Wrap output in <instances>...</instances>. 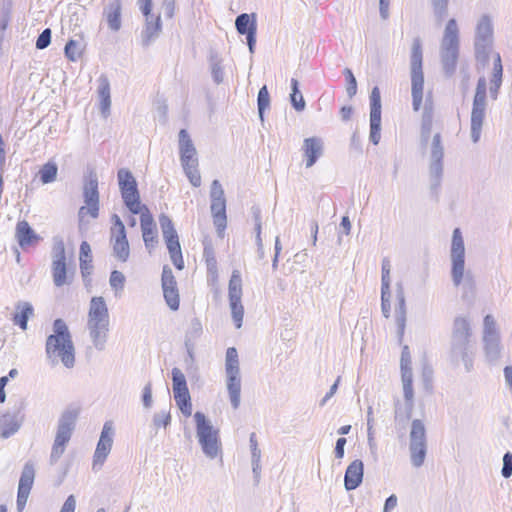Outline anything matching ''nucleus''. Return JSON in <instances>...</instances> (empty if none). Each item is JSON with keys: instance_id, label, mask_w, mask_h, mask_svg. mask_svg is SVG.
<instances>
[{"instance_id": "f257e3e1", "label": "nucleus", "mask_w": 512, "mask_h": 512, "mask_svg": "<svg viewBox=\"0 0 512 512\" xmlns=\"http://www.w3.org/2000/svg\"><path fill=\"white\" fill-rule=\"evenodd\" d=\"M53 333L50 334L45 343L46 357L52 366L59 363L71 369L75 366V346L70 330L63 319H56L53 322Z\"/></svg>"}, {"instance_id": "f03ea898", "label": "nucleus", "mask_w": 512, "mask_h": 512, "mask_svg": "<svg viewBox=\"0 0 512 512\" xmlns=\"http://www.w3.org/2000/svg\"><path fill=\"white\" fill-rule=\"evenodd\" d=\"M451 279L456 287H461L462 298L475 296L476 283L470 271L465 272V245L461 230L455 228L452 234L450 249Z\"/></svg>"}, {"instance_id": "7ed1b4c3", "label": "nucleus", "mask_w": 512, "mask_h": 512, "mask_svg": "<svg viewBox=\"0 0 512 512\" xmlns=\"http://www.w3.org/2000/svg\"><path fill=\"white\" fill-rule=\"evenodd\" d=\"M86 326L94 348L98 351L105 350L110 330V319L103 297L91 298Z\"/></svg>"}, {"instance_id": "20e7f679", "label": "nucleus", "mask_w": 512, "mask_h": 512, "mask_svg": "<svg viewBox=\"0 0 512 512\" xmlns=\"http://www.w3.org/2000/svg\"><path fill=\"white\" fill-rule=\"evenodd\" d=\"M494 46V23L493 17L484 13L481 14L475 23L473 49L477 65L482 68L487 66L490 58L493 59Z\"/></svg>"}, {"instance_id": "39448f33", "label": "nucleus", "mask_w": 512, "mask_h": 512, "mask_svg": "<svg viewBox=\"0 0 512 512\" xmlns=\"http://www.w3.org/2000/svg\"><path fill=\"white\" fill-rule=\"evenodd\" d=\"M459 53L460 30L456 19L451 18L445 25L439 48L442 68L447 77H451L455 73Z\"/></svg>"}, {"instance_id": "423d86ee", "label": "nucleus", "mask_w": 512, "mask_h": 512, "mask_svg": "<svg viewBox=\"0 0 512 512\" xmlns=\"http://www.w3.org/2000/svg\"><path fill=\"white\" fill-rule=\"evenodd\" d=\"M470 323L465 317H456L453 324L451 357L456 363L462 361L466 371L472 368V358L469 356Z\"/></svg>"}, {"instance_id": "0eeeda50", "label": "nucleus", "mask_w": 512, "mask_h": 512, "mask_svg": "<svg viewBox=\"0 0 512 512\" xmlns=\"http://www.w3.org/2000/svg\"><path fill=\"white\" fill-rule=\"evenodd\" d=\"M411 364L409 347L404 346L401 353L400 368L405 403L403 408L400 406L399 400L395 403L396 419L402 415H404L406 419H409L414 408L413 373Z\"/></svg>"}, {"instance_id": "6e6552de", "label": "nucleus", "mask_w": 512, "mask_h": 512, "mask_svg": "<svg viewBox=\"0 0 512 512\" xmlns=\"http://www.w3.org/2000/svg\"><path fill=\"white\" fill-rule=\"evenodd\" d=\"M411 95L414 111H419L423 100V52L420 39H414L410 56Z\"/></svg>"}, {"instance_id": "1a4fd4ad", "label": "nucleus", "mask_w": 512, "mask_h": 512, "mask_svg": "<svg viewBox=\"0 0 512 512\" xmlns=\"http://www.w3.org/2000/svg\"><path fill=\"white\" fill-rule=\"evenodd\" d=\"M196 436L206 457L215 459L221 453L219 431L213 427L206 416L197 411L194 414Z\"/></svg>"}, {"instance_id": "9d476101", "label": "nucleus", "mask_w": 512, "mask_h": 512, "mask_svg": "<svg viewBox=\"0 0 512 512\" xmlns=\"http://www.w3.org/2000/svg\"><path fill=\"white\" fill-rule=\"evenodd\" d=\"M77 418L78 412L75 409L65 410L61 414L58 420L56 435L50 454V463L52 465L57 463L65 452L66 446L75 429Z\"/></svg>"}, {"instance_id": "9b49d317", "label": "nucleus", "mask_w": 512, "mask_h": 512, "mask_svg": "<svg viewBox=\"0 0 512 512\" xmlns=\"http://www.w3.org/2000/svg\"><path fill=\"white\" fill-rule=\"evenodd\" d=\"M486 108L487 81L485 77H480L476 84L470 117V136L473 143H477L480 140Z\"/></svg>"}, {"instance_id": "f8f14e48", "label": "nucleus", "mask_w": 512, "mask_h": 512, "mask_svg": "<svg viewBox=\"0 0 512 512\" xmlns=\"http://www.w3.org/2000/svg\"><path fill=\"white\" fill-rule=\"evenodd\" d=\"M409 453L413 467L419 468L424 464L427 454V436L425 425L420 419H414L411 423Z\"/></svg>"}, {"instance_id": "ddd939ff", "label": "nucleus", "mask_w": 512, "mask_h": 512, "mask_svg": "<svg viewBox=\"0 0 512 512\" xmlns=\"http://www.w3.org/2000/svg\"><path fill=\"white\" fill-rule=\"evenodd\" d=\"M119 189L124 204L133 214H139L145 206L141 205L137 182L133 174L125 168L117 173Z\"/></svg>"}, {"instance_id": "4468645a", "label": "nucleus", "mask_w": 512, "mask_h": 512, "mask_svg": "<svg viewBox=\"0 0 512 512\" xmlns=\"http://www.w3.org/2000/svg\"><path fill=\"white\" fill-rule=\"evenodd\" d=\"M159 224L162 231L163 238L166 242L169 251L170 259L178 270L184 268V260L182 256L181 246L177 231L169 216L161 214L159 216Z\"/></svg>"}, {"instance_id": "2eb2a0df", "label": "nucleus", "mask_w": 512, "mask_h": 512, "mask_svg": "<svg viewBox=\"0 0 512 512\" xmlns=\"http://www.w3.org/2000/svg\"><path fill=\"white\" fill-rule=\"evenodd\" d=\"M211 214L213 223L221 236L227 226L226 198L219 180H213L210 189Z\"/></svg>"}, {"instance_id": "dca6fc26", "label": "nucleus", "mask_w": 512, "mask_h": 512, "mask_svg": "<svg viewBox=\"0 0 512 512\" xmlns=\"http://www.w3.org/2000/svg\"><path fill=\"white\" fill-rule=\"evenodd\" d=\"M83 198L87 207L82 206L79 209V217L83 218L88 213L91 217L97 218L99 212V191L98 176L94 170L89 171L84 178Z\"/></svg>"}, {"instance_id": "f3484780", "label": "nucleus", "mask_w": 512, "mask_h": 512, "mask_svg": "<svg viewBox=\"0 0 512 512\" xmlns=\"http://www.w3.org/2000/svg\"><path fill=\"white\" fill-rule=\"evenodd\" d=\"M444 147L440 133H435L430 144L429 175L432 189L440 186L443 176Z\"/></svg>"}, {"instance_id": "a211bd4d", "label": "nucleus", "mask_w": 512, "mask_h": 512, "mask_svg": "<svg viewBox=\"0 0 512 512\" xmlns=\"http://www.w3.org/2000/svg\"><path fill=\"white\" fill-rule=\"evenodd\" d=\"M228 297L232 319L235 323V326L237 328H240L242 326L244 316V307L241 302L242 279L240 272L238 270H234L232 272L231 278L229 280Z\"/></svg>"}, {"instance_id": "6ab92c4d", "label": "nucleus", "mask_w": 512, "mask_h": 512, "mask_svg": "<svg viewBox=\"0 0 512 512\" xmlns=\"http://www.w3.org/2000/svg\"><path fill=\"white\" fill-rule=\"evenodd\" d=\"M483 344L487 359L490 362L496 361L501 352L500 335L496 321L490 314L486 315L483 320Z\"/></svg>"}, {"instance_id": "aec40b11", "label": "nucleus", "mask_w": 512, "mask_h": 512, "mask_svg": "<svg viewBox=\"0 0 512 512\" xmlns=\"http://www.w3.org/2000/svg\"><path fill=\"white\" fill-rule=\"evenodd\" d=\"M111 243L113 256L121 262H126L130 255L129 242L124 223L117 214L112 215Z\"/></svg>"}, {"instance_id": "412c9836", "label": "nucleus", "mask_w": 512, "mask_h": 512, "mask_svg": "<svg viewBox=\"0 0 512 512\" xmlns=\"http://www.w3.org/2000/svg\"><path fill=\"white\" fill-rule=\"evenodd\" d=\"M115 430L112 421H106L103 425L99 441L97 443L94 455L92 469L97 471L101 469L113 445Z\"/></svg>"}, {"instance_id": "4be33fe9", "label": "nucleus", "mask_w": 512, "mask_h": 512, "mask_svg": "<svg viewBox=\"0 0 512 512\" xmlns=\"http://www.w3.org/2000/svg\"><path fill=\"white\" fill-rule=\"evenodd\" d=\"M381 139V96L378 87L370 95V134L369 140L377 145Z\"/></svg>"}, {"instance_id": "5701e85b", "label": "nucleus", "mask_w": 512, "mask_h": 512, "mask_svg": "<svg viewBox=\"0 0 512 512\" xmlns=\"http://www.w3.org/2000/svg\"><path fill=\"white\" fill-rule=\"evenodd\" d=\"M35 479V468L31 461L25 463L18 485L16 506L22 512L26 506Z\"/></svg>"}, {"instance_id": "b1692460", "label": "nucleus", "mask_w": 512, "mask_h": 512, "mask_svg": "<svg viewBox=\"0 0 512 512\" xmlns=\"http://www.w3.org/2000/svg\"><path fill=\"white\" fill-rule=\"evenodd\" d=\"M235 27L239 34L246 35L249 51L253 53L256 45V15L254 13H242L238 15L235 20Z\"/></svg>"}, {"instance_id": "393cba45", "label": "nucleus", "mask_w": 512, "mask_h": 512, "mask_svg": "<svg viewBox=\"0 0 512 512\" xmlns=\"http://www.w3.org/2000/svg\"><path fill=\"white\" fill-rule=\"evenodd\" d=\"M301 150L303 152L305 167L311 168L324 154V141L317 136L305 138Z\"/></svg>"}, {"instance_id": "a878e982", "label": "nucleus", "mask_w": 512, "mask_h": 512, "mask_svg": "<svg viewBox=\"0 0 512 512\" xmlns=\"http://www.w3.org/2000/svg\"><path fill=\"white\" fill-rule=\"evenodd\" d=\"M140 214V224L143 241L146 249L148 250L149 253H151V251L155 248L156 244L158 243L156 226L153 217L149 210L147 209V207H144Z\"/></svg>"}, {"instance_id": "bb28decb", "label": "nucleus", "mask_w": 512, "mask_h": 512, "mask_svg": "<svg viewBox=\"0 0 512 512\" xmlns=\"http://www.w3.org/2000/svg\"><path fill=\"white\" fill-rule=\"evenodd\" d=\"M364 475V464L360 459L352 461L345 472L344 486L347 491L355 490L360 486Z\"/></svg>"}, {"instance_id": "cd10ccee", "label": "nucleus", "mask_w": 512, "mask_h": 512, "mask_svg": "<svg viewBox=\"0 0 512 512\" xmlns=\"http://www.w3.org/2000/svg\"><path fill=\"white\" fill-rule=\"evenodd\" d=\"M503 82V65L500 53H493V68L490 77L489 96L497 100Z\"/></svg>"}, {"instance_id": "c85d7f7f", "label": "nucleus", "mask_w": 512, "mask_h": 512, "mask_svg": "<svg viewBox=\"0 0 512 512\" xmlns=\"http://www.w3.org/2000/svg\"><path fill=\"white\" fill-rule=\"evenodd\" d=\"M179 150L181 164L198 162L195 146L186 129L179 131Z\"/></svg>"}, {"instance_id": "c756f323", "label": "nucleus", "mask_w": 512, "mask_h": 512, "mask_svg": "<svg viewBox=\"0 0 512 512\" xmlns=\"http://www.w3.org/2000/svg\"><path fill=\"white\" fill-rule=\"evenodd\" d=\"M162 29L160 15H153L150 18H145V27L141 33L142 45L149 46L156 38H158Z\"/></svg>"}, {"instance_id": "7c9ffc66", "label": "nucleus", "mask_w": 512, "mask_h": 512, "mask_svg": "<svg viewBox=\"0 0 512 512\" xmlns=\"http://www.w3.org/2000/svg\"><path fill=\"white\" fill-rule=\"evenodd\" d=\"M22 420L17 413H5L0 417V436L4 439L15 434L21 427Z\"/></svg>"}, {"instance_id": "2f4dec72", "label": "nucleus", "mask_w": 512, "mask_h": 512, "mask_svg": "<svg viewBox=\"0 0 512 512\" xmlns=\"http://www.w3.org/2000/svg\"><path fill=\"white\" fill-rule=\"evenodd\" d=\"M16 238L21 248L32 245L39 240V236L31 228L27 221H19L16 225Z\"/></svg>"}, {"instance_id": "473e14b6", "label": "nucleus", "mask_w": 512, "mask_h": 512, "mask_svg": "<svg viewBox=\"0 0 512 512\" xmlns=\"http://www.w3.org/2000/svg\"><path fill=\"white\" fill-rule=\"evenodd\" d=\"M121 1L112 0L104 8V16L106 18L108 27L112 31H118L121 28Z\"/></svg>"}, {"instance_id": "72a5a7b5", "label": "nucleus", "mask_w": 512, "mask_h": 512, "mask_svg": "<svg viewBox=\"0 0 512 512\" xmlns=\"http://www.w3.org/2000/svg\"><path fill=\"white\" fill-rule=\"evenodd\" d=\"M16 311L17 312L13 316L14 324L18 325L22 330H26L28 320L34 314L32 304L26 301H19L16 304Z\"/></svg>"}, {"instance_id": "f704fd0d", "label": "nucleus", "mask_w": 512, "mask_h": 512, "mask_svg": "<svg viewBox=\"0 0 512 512\" xmlns=\"http://www.w3.org/2000/svg\"><path fill=\"white\" fill-rule=\"evenodd\" d=\"M226 386L231 405L238 409L241 402V375L226 376Z\"/></svg>"}, {"instance_id": "c9c22d12", "label": "nucleus", "mask_w": 512, "mask_h": 512, "mask_svg": "<svg viewBox=\"0 0 512 512\" xmlns=\"http://www.w3.org/2000/svg\"><path fill=\"white\" fill-rule=\"evenodd\" d=\"M432 125H433L432 108L426 102L425 106H424L423 116H422L421 133H420V140H421L422 146L428 145V140L431 135Z\"/></svg>"}, {"instance_id": "e433bc0d", "label": "nucleus", "mask_w": 512, "mask_h": 512, "mask_svg": "<svg viewBox=\"0 0 512 512\" xmlns=\"http://www.w3.org/2000/svg\"><path fill=\"white\" fill-rule=\"evenodd\" d=\"M225 371L226 376L240 375L238 353L234 347L226 351Z\"/></svg>"}, {"instance_id": "4c0bfd02", "label": "nucleus", "mask_w": 512, "mask_h": 512, "mask_svg": "<svg viewBox=\"0 0 512 512\" xmlns=\"http://www.w3.org/2000/svg\"><path fill=\"white\" fill-rule=\"evenodd\" d=\"M290 101L293 106V108L300 112L305 109L306 103L303 98V95L301 94L299 90V83L298 80L295 78L291 79V94H290Z\"/></svg>"}, {"instance_id": "58836bf2", "label": "nucleus", "mask_w": 512, "mask_h": 512, "mask_svg": "<svg viewBox=\"0 0 512 512\" xmlns=\"http://www.w3.org/2000/svg\"><path fill=\"white\" fill-rule=\"evenodd\" d=\"M58 167L55 162L49 161L45 163L39 170V177L42 184H49L56 180Z\"/></svg>"}, {"instance_id": "ea45409f", "label": "nucleus", "mask_w": 512, "mask_h": 512, "mask_svg": "<svg viewBox=\"0 0 512 512\" xmlns=\"http://www.w3.org/2000/svg\"><path fill=\"white\" fill-rule=\"evenodd\" d=\"M203 255L206 262L208 275L216 280L218 277L217 260L214 254V250L211 246H205Z\"/></svg>"}, {"instance_id": "a19ab883", "label": "nucleus", "mask_w": 512, "mask_h": 512, "mask_svg": "<svg viewBox=\"0 0 512 512\" xmlns=\"http://www.w3.org/2000/svg\"><path fill=\"white\" fill-rule=\"evenodd\" d=\"M52 276L55 286L61 287L66 284L67 266L66 262L52 263Z\"/></svg>"}, {"instance_id": "79ce46f5", "label": "nucleus", "mask_w": 512, "mask_h": 512, "mask_svg": "<svg viewBox=\"0 0 512 512\" xmlns=\"http://www.w3.org/2000/svg\"><path fill=\"white\" fill-rule=\"evenodd\" d=\"M211 74L214 82L220 84L224 80V71L222 66V60L217 54H213L210 57Z\"/></svg>"}, {"instance_id": "37998d69", "label": "nucleus", "mask_w": 512, "mask_h": 512, "mask_svg": "<svg viewBox=\"0 0 512 512\" xmlns=\"http://www.w3.org/2000/svg\"><path fill=\"white\" fill-rule=\"evenodd\" d=\"M181 165L190 183L194 187H199L201 185V176L198 171V162L187 163V165L183 163Z\"/></svg>"}, {"instance_id": "c03bdc74", "label": "nucleus", "mask_w": 512, "mask_h": 512, "mask_svg": "<svg viewBox=\"0 0 512 512\" xmlns=\"http://www.w3.org/2000/svg\"><path fill=\"white\" fill-rule=\"evenodd\" d=\"M51 256L52 263L66 262L65 245L64 241L60 237H55L53 239Z\"/></svg>"}, {"instance_id": "a18cd8bd", "label": "nucleus", "mask_w": 512, "mask_h": 512, "mask_svg": "<svg viewBox=\"0 0 512 512\" xmlns=\"http://www.w3.org/2000/svg\"><path fill=\"white\" fill-rule=\"evenodd\" d=\"M172 386L173 393L189 391L185 375L179 368L176 367L172 369Z\"/></svg>"}, {"instance_id": "49530a36", "label": "nucleus", "mask_w": 512, "mask_h": 512, "mask_svg": "<svg viewBox=\"0 0 512 512\" xmlns=\"http://www.w3.org/2000/svg\"><path fill=\"white\" fill-rule=\"evenodd\" d=\"M433 15L438 22H441L448 13L449 0H430Z\"/></svg>"}, {"instance_id": "de8ad7c7", "label": "nucleus", "mask_w": 512, "mask_h": 512, "mask_svg": "<svg viewBox=\"0 0 512 512\" xmlns=\"http://www.w3.org/2000/svg\"><path fill=\"white\" fill-rule=\"evenodd\" d=\"M64 51H65V56L70 61L75 62L80 58V56L82 54L81 43L76 40H69L65 45Z\"/></svg>"}, {"instance_id": "09e8293b", "label": "nucleus", "mask_w": 512, "mask_h": 512, "mask_svg": "<svg viewBox=\"0 0 512 512\" xmlns=\"http://www.w3.org/2000/svg\"><path fill=\"white\" fill-rule=\"evenodd\" d=\"M161 282L163 292H166L168 290H174L177 288V282L173 275V272L171 268L167 265L163 267Z\"/></svg>"}, {"instance_id": "8fccbe9b", "label": "nucleus", "mask_w": 512, "mask_h": 512, "mask_svg": "<svg viewBox=\"0 0 512 512\" xmlns=\"http://www.w3.org/2000/svg\"><path fill=\"white\" fill-rule=\"evenodd\" d=\"M270 97L266 86L260 88L257 97L258 113L261 121L264 120V112L269 107Z\"/></svg>"}, {"instance_id": "3c124183", "label": "nucleus", "mask_w": 512, "mask_h": 512, "mask_svg": "<svg viewBox=\"0 0 512 512\" xmlns=\"http://www.w3.org/2000/svg\"><path fill=\"white\" fill-rule=\"evenodd\" d=\"M202 330L203 329H202V324H201L200 320L197 318L192 319L189 324V328L186 332V340H185L186 346H188L190 342L199 338L200 335L202 334Z\"/></svg>"}, {"instance_id": "603ef678", "label": "nucleus", "mask_w": 512, "mask_h": 512, "mask_svg": "<svg viewBox=\"0 0 512 512\" xmlns=\"http://www.w3.org/2000/svg\"><path fill=\"white\" fill-rule=\"evenodd\" d=\"M171 423L170 405L167 408L160 410L153 416V425L156 428H166Z\"/></svg>"}, {"instance_id": "864d4df0", "label": "nucleus", "mask_w": 512, "mask_h": 512, "mask_svg": "<svg viewBox=\"0 0 512 512\" xmlns=\"http://www.w3.org/2000/svg\"><path fill=\"white\" fill-rule=\"evenodd\" d=\"M126 278L124 274L118 270H113L110 274L109 284L111 288L116 292H122L124 289Z\"/></svg>"}, {"instance_id": "5fc2aeb1", "label": "nucleus", "mask_w": 512, "mask_h": 512, "mask_svg": "<svg viewBox=\"0 0 512 512\" xmlns=\"http://www.w3.org/2000/svg\"><path fill=\"white\" fill-rule=\"evenodd\" d=\"M390 271H391V263L388 258H384L382 260V266H381V290H390Z\"/></svg>"}, {"instance_id": "6e6d98bb", "label": "nucleus", "mask_w": 512, "mask_h": 512, "mask_svg": "<svg viewBox=\"0 0 512 512\" xmlns=\"http://www.w3.org/2000/svg\"><path fill=\"white\" fill-rule=\"evenodd\" d=\"M163 295L167 305L171 310L176 311L179 309L180 299L178 288L163 292Z\"/></svg>"}, {"instance_id": "4d7b16f0", "label": "nucleus", "mask_w": 512, "mask_h": 512, "mask_svg": "<svg viewBox=\"0 0 512 512\" xmlns=\"http://www.w3.org/2000/svg\"><path fill=\"white\" fill-rule=\"evenodd\" d=\"M344 75H345L346 81H347L346 91H347L348 96L351 98L357 92L356 78L354 77L352 71L349 68H345Z\"/></svg>"}, {"instance_id": "13d9d810", "label": "nucleus", "mask_w": 512, "mask_h": 512, "mask_svg": "<svg viewBox=\"0 0 512 512\" xmlns=\"http://www.w3.org/2000/svg\"><path fill=\"white\" fill-rule=\"evenodd\" d=\"M98 95L100 98H111L110 82L106 75H101L98 78Z\"/></svg>"}, {"instance_id": "bf43d9fd", "label": "nucleus", "mask_w": 512, "mask_h": 512, "mask_svg": "<svg viewBox=\"0 0 512 512\" xmlns=\"http://www.w3.org/2000/svg\"><path fill=\"white\" fill-rule=\"evenodd\" d=\"M51 43V30L49 28L44 29L36 40L37 49H45Z\"/></svg>"}, {"instance_id": "052dcab7", "label": "nucleus", "mask_w": 512, "mask_h": 512, "mask_svg": "<svg viewBox=\"0 0 512 512\" xmlns=\"http://www.w3.org/2000/svg\"><path fill=\"white\" fill-rule=\"evenodd\" d=\"M501 474L504 478H510L512 476V453L506 452L503 456V465Z\"/></svg>"}, {"instance_id": "680f3d73", "label": "nucleus", "mask_w": 512, "mask_h": 512, "mask_svg": "<svg viewBox=\"0 0 512 512\" xmlns=\"http://www.w3.org/2000/svg\"><path fill=\"white\" fill-rule=\"evenodd\" d=\"M80 270L84 281H90L89 277L92 274L93 270L92 258H82V260H80Z\"/></svg>"}, {"instance_id": "e2e57ef3", "label": "nucleus", "mask_w": 512, "mask_h": 512, "mask_svg": "<svg viewBox=\"0 0 512 512\" xmlns=\"http://www.w3.org/2000/svg\"><path fill=\"white\" fill-rule=\"evenodd\" d=\"M390 290H381V310L384 317L388 318L390 316Z\"/></svg>"}, {"instance_id": "0e129e2a", "label": "nucleus", "mask_w": 512, "mask_h": 512, "mask_svg": "<svg viewBox=\"0 0 512 512\" xmlns=\"http://www.w3.org/2000/svg\"><path fill=\"white\" fill-rule=\"evenodd\" d=\"M253 214L255 217L256 243L259 247V250H262L260 210L258 208H253Z\"/></svg>"}, {"instance_id": "69168bd1", "label": "nucleus", "mask_w": 512, "mask_h": 512, "mask_svg": "<svg viewBox=\"0 0 512 512\" xmlns=\"http://www.w3.org/2000/svg\"><path fill=\"white\" fill-rule=\"evenodd\" d=\"M142 402H143V406L146 409H149L152 407L153 399H152V384H151V382H148L143 388Z\"/></svg>"}, {"instance_id": "338daca9", "label": "nucleus", "mask_w": 512, "mask_h": 512, "mask_svg": "<svg viewBox=\"0 0 512 512\" xmlns=\"http://www.w3.org/2000/svg\"><path fill=\"white\" fill-rule=\"evenodd\" d=\"M249 444L251 449V460L255 459V461H257V459H261V450L258 447L255 433L250 434Z\"/></svg>"}, {"instance_id": "774afa93", "label": "nucleus", "mask_w": 512, "mask_h": 512, "mask_svg": "<svg viewBox=\"0 0 512 512\" xmlns=\"http://www.w3.org/2000/svg\"><path fill=\"white\" fill-rule=\"evenodd\" d=\"M76 509V498L74 495H70L62 505L60 512H75Z\"/></svg>"}]
</instances>
